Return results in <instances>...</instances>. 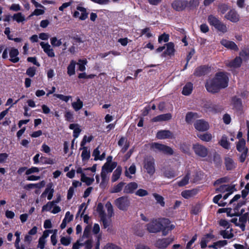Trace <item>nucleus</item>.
Segmentation results:
<instances>
[{
    "instance_id": "nucleus-1",
    "label": "nucleus",
    "mask_w": 249,
    "mask_h": 249,
    "mask_svg": "<svg viewBox=\"0 0 249 249\" xmlns=\"http://www.w3.org/2000/svg\"><path fill=\"white\" fill-rule=\"evenodd\" d=\"M170 223V221L167 218H163L160 221L153 219L151 222L146 224V227L149 232L157 233L161 230L164 231L167 226H164L163 224L167 225Z\"/></svg>"
},
{
    "instance_id": "nucleus-2",
    "label": "nucleus",
    "mask_w": 249,
    "mask_h": 249,
    "mask_svg": "<svg viewBox=\"0 0 249 249\" xmlns=\"http://www.w3.org/2000/svg\"><path fill=\"white\" fill-rule=\"evenodd\" d=\"M208 21L211 25L213 26L217 31L223 33L227 32L228 29L226 25L213 15H210L208 16Z\"/></svg>"
},
{
    "instance_id": "nucleus-3",
    "label": "nucleus",
    "mask_w": 249,
    "mask_h": 249,
    "mask_svg": "<svg viewBox=\"0 0 249 249\" xmlns=\"http://www.w3.org/2000/svg\"><path fill=\"white\" fill-rule=\"evenodd\" d=\"M237 150L242 153L239 157V161L241 163H243L248 156V148L246 146V141L244 139H241L236 144Z\"/></svg>"
},
{
    "instance_id": "nucleus-4",
    "label": "nucleus",
    "mask_w": 249,
    "mask_h": 249,
    "mask_svg": "<svg viewBox=\"0 0 249 249\" xmlns=\"http://www.w3.org/2000/svg\"><path fill=\"white\" fill-rule=\"evenodd\" d=\"M213 79L221 89H225L228 86L229 79L226 72L220 71L216 73Z\"/></svg>"
},
{
    "instance_id": "nucleus-5",
    "label": "nucleus",
    "mask_w": 249,
    "mask_h": 249,
    "mask_svg": "<svg viewBox=\"0 0 249 249\" xmlns=\"http://www.w3.org/2000/svg\"><path fill=\"white\" fill-rule=\"evenodd\" d=\"M150 147L155 152H161L167 155H172L174 154L173 149L169 146L160 143L158 142H152Z\"/></svg>"
},
{
    "instance_id": "nucleus-6",
    "label": "nucleus",
    "mask_w": 249,
    "mask_h": 249,
    "mask_svg": "<svg viewBox=\"0 0 249 249\" xmlns=\"http://www.w3.org/2000/svg\"><path fill=\"white\" fill-rule=\"evenodd\" d=\"M192 149L195 154L199 157L205 158L208 154V148L199 143L193 144Z\"/></svg>"
},
{
    "instance_id": "nucleus-7",
    "label": "nucleus",
    "mask_w": 249,
    "mask_h": 249,
    "mask_svg": "<svg viewBox=\"0 0 249 249\" xmlns=\"http://www.w3.org/2000/svg\"><path fill=\"white\" fill-rule=\"evenodd\" d=\"M114 203L119 210L125 211L130 205V201L127 196H123L117 198Z\"/></svg>"
},
{
    "instance_id": "nucleus-8",
    "label": "nucleus",
    "mask_w": 249,
    "mask_h": 249,
    "mask_svg": "<svg viewBox=\"0 0 249 249\" xmlns=\"http://www.w3.org/2000/svg\"><path fill=\"white\" fill-rule=\"evenodd\" d=\"M117 162L113 161L111 163L106 162L102 167L101 176L102 180L106 178L107 174L112 172V171L117 167Z\"/></svg>"
},
{
    "instance_id": "nucleus-9",
    "label": "nucleus",
    "mask_w": 249,
    "mask_h": 249,
    "mask_svg": "<svg viewBox=\"0 0 249 249\" xmlns=\"http://www.w3.org/2000/svg\"><path fill=\"white\" fill-rule=\"evenodd\" d=\"M205 87L209 92L213 94L218 93L221 89L213 78L206 82Z\"/></svg>"
},
{
    "instance_id": "nucleus-10",
    "label": "nucleus",
    "mask_w": 249,
    "mask_h": 249,
    "mask_svg": "<svg viewBox=\"0 0 249 249\" xmlns=\"http://www.w3.org/2000/svg\"><path fill=\"white\" fill-rule=\"evenodd\" d=\"M77 11H75L73 14V17L75 18H79L81 20L86 19L88 17L89 13L87 9L79 5L76 7Z\"/></svg>"
},
{
    "instance_id": "nucleus-11",
    "label": "nucleus",
    "mask_w": 249,
    "mask_h": 249,
    "mask_svg": "<svg viewBox=\"0 0 249 249\" xmlns=\"http://www.w3.org/2000/svg\"><path fill=\"white\" fill-rule=\"evenodd\" d=\"M144 168L146 170L148 174L153 175L155 173V160L153 158H149L145 161Z\"/></svg>"
},
{
    "instance_id": "nucleus-12",
    "label": "nucleus",
    "mask_w": 249,
    "mask_h": 249,
    "mask_svg": "<svg viewBox=\"0 0 249 249\" xmlns=\"http://www.w3.org/2000/svg\"><path fill=\"white\" fill-rule=\"evenodd\" d=\"M187 3L186 0H175L172 3V7L177 11H182L187 8Z\"/></svg>"
},
{
    "instance_id": "nucleus-13",
    "label": "nucleus",
    "mask_w": 249,
    "mask_h": 249,
    "mask_svg": "<svg viewBox=\"0 0 249 249\" xmlns=\"http://www.w3.org/2000/svg\"><path fill=\"white\" fill-rule=\"evenodd\" d=\"M225 18L232 22H237L240 19V16L237 11L234 9L230 10L227 14L225 15Z\"/></svg>"
},
{
    "instance_id": "nucleus-14",
    "label": "nucleus",
    "mask_w": 249,
    "mask_h": 249,
    "mask_svg": "<svg viewBox=\"0 0 249 249\" xmlns=\"http://www.w3.org/2000/svg\"><path fill=\"white\" fill-rule=\"evenodd\" d=\"M231 104L232 106V109L237 111H241L242 109L243 105L242 100L237 96H234L231 98Z\"/></svg>"
},
{
    "instance_id": "nucleus-15",
    "label": "nucleus",
    "mask_w": 249,
    "mask_h": 249,
    "mask_svg": "<svg viewBox=\"0 0 249 249\" xmlns=\"http://www.w3.org/2000/svg\"><path fill=\"white\" fill-rule=\"evenodd\" d=\"M209 72V67L207 65H201L196 68L194 75L196 77L204 76Z\"/></svg>"
},
{
    "instance_id": "nucleus-16",
    "label": "nucleus",
    "mask_w": 249,
    "mask_h": 249,
    "mask_svg": "<svg viewBox=\"0 0 249 249\" xmlns=\"http://www.w3.org/2000/svg\"><path fill=\"white\" fill-rule=\"evenodd\" d=\"M195 128L200 131H207L209 128V124L202 120H198L194 124Z\"/></svg>"
},
{
    "instance_id": "nucleus-17",
    "label": "nucleus",
    "mask_w": 249,
    "mask_h": 249,
    "mask_svg": "<svg viewBox=\"0 0 249 249\" xmlns=\"http://www.w3.org/2000/svg\"><path fill=\"white\" fill-rule=\"evenodd\" d=\"M172 242V240L168 238L159 239L157 240L155 246L159 249H165Z\"/></svg>"
},
{
    "instance_id": "nucleus-18",
    "label": "nucleus",
    "mask_w": 249,
    "mask_h": 249,
    "mask_svg": "<svg viewBox=\"0 0 249 249\" xmlns=\"http://www.w3.org/2000/svg\"><path fill=\"white\" fill-rule=\"evenodd\" d=\"M204 107L209 111L214 113H220L223 110V107L219 105L205 104Z\"/></svg>"
},
{
    "instance_id": "nucleus-19",
    "label": "nucleus",
    "mask_w": 249,
    "mask_h": 249,
    "mask_svg": "<svg viewBox=\"0 0 249 249\" xmlns=\"http://www.w3.org/2000/svg\"><path fill=\"white\" fill-rule=\"evenodd\" d=\"M221 44L225 47L235 51H238L239 49L237 45L232 41H230L225 39H222L220 41Z\"/></svg>"
},
{
    "instance_id": "nucleus-20",
    "label": "nucleus",
    "mask_w": 249,
    "mask_h": 249,
    "mask_svg": "<svg viewBox=\"0 0 249 249\" xmlns=\"http://www.w3.org/2000/svg\"><path fill=\"white\" fill-rule=\"evenodd\" d=\"M40 45L43 49L44 52L49 57H54L55 54L53 50L51 48V46L48 43H45L44 42H41Z\"/></svg>"
},
{
    "instance_id": "nucleus-21",
    "label": "nucleus",
    "mask_w": 249,
    "mask_h": 249,
    "mask_svg": "<svg viewBox=\"0 0 249 249\" xmlns=\"http://www.w3.org/2000/svg\"><path fill=\"white\" fill-rule=\"evenodd\" d=\"M18 50L16 48H12L9 51V56L10 57L9 61L14 63L18 62L19 60V58L18 57Z\"/></svg>"
},
{
    "instance_id": "nucleus-22",
    "label": "nucleus",
    "mask_w": 249,
    "mask_h": 249,
    "mask_svg": "<svg viewBox=\"0 0 249 249\" xmlns=\"http://www.w3.org/2000/svg\"><path fill=\"white\" fill-rule=\"evenodd\" d=\"M173 133L168 130H161L159 131L156 135V137L160 140L171 138Z\"/></svg>"
},
{
    "instance_id": "nucleus-23",
    "label": "nucleus",
    "mask_w": 249,
    "mask_h": 249,
    "mask_svg": "<svg viewBox=\"0 0 249 249\" xmlns=\"http://www.w3.org/2000/svg\"><path fill=\"white\" fill-rule=\"evenodd\" d=\"M166 46V50L162 53V56L165 57L166 55H174L175 52L174 44L170 42L165 44Z\"/></svg>"
},
{
    "instance_id": "nucleus-24",
    "label": "nucleus",
    "mask_w": 249,
    "mask_h": 249,
    "mask_svg": "<svg viewBox=\"0 0 249 249\" xmlns=\"http://www.w3.org/2000/svg\"><path fill=\"white\" fill-rule=\"evenodd\" d=\"M138 188V184L135 182H131L125 186L124 193L125 194H132Z\"/></svg>"
},
{
    "instance_id": "nucleus-25",
    "label": "nucleus",
    "mask_w": 249,
    "mask_h": 249,
    "mask_svg": "<svg viewBox=\"0 0 249 249\" xmlns=\"http://www.w3.org/2000/svg\"><path fill=\"white\" fill-rule=\"evenodd\" d=\"M124 143H125V144L121 150V152L122 153H124L128 150L130 145L129 142L127 141V139L124 137H122L118 141V144L119 146L122 147Z\"/></svg>"
},
{
    "instance_id": "nucleus-26",
    "label": "nucleus",
    "mask_w": 249,
    "mask_h": 249,
    "mask_svg": "<svg viewBox=\"0 0 249 249\" xmlns=\"http://www.w3.org/2000/svg\"><path fill=\"white\" fill-rule=\"evenodd\" d=\"M224 160L225 165L227 170L231 171L236 167V165L231 158L229 157H225Z\"/></svg>"
},
{
    "instance_id": "nucleus-27",
    "label": "nucleus",
    "mask_w": 249,
    "mask_h": 249,
    "mask_svg": "<svg viewBox=\"0 0 249 249\" xmlns=\"http://www.w3.org/2000/svg\"><path fill=\"white\" fill-rule=\"evenodd\" d=\"M73 216L71 214L69 211L66 212L64 218L63 219L62 223L60 225V228L64 229L66 228L67 222H70L72 220Z\"/></svg>"
},
{
    "instance_id": "nucleus-28",
    "label": "nucleus",
    "mask_w": 249,
    "mask_h": 249,
    "mask_svg": "<svg viewBox=\"0 0 249 249\" xmlns=\"http://www.w3.org/2000/svg\"><path fill=\"white\" fill-rule=\"evenodd\" d=\"M197 193V190L196 189L184 190L181 192V196L185 199H189L196 196Z\"/></svg>"
},
{
    "instance_id": "nucleus-29",
    "label": "nucleus",
    "mask_w": 249,
    "mask_h": 249,
    "mask_svg": "<svg viewBox=\"0 0 249 249\" xmlns=\"http://www.w3.org/2000/svg\"><path fill=\"white\" fill-rule=\"evenodd\" d=\"M76 62L74 60H71L67 67V74L70 76L73 75L75 74V65Z\"/></svg>"
},
{
    "instance_id": "nucleus-30",
    "label": "nucleus",
    "mask_w": 249,
    "mask_h": 249,
    "mask_svg": "<svg viewBox=\"0 0 249 249\" xmlns=\"http://www.w3.org/2000/svg\"><path fill=\"white\" fill-rule=\"evenodd\" d=\"M242 60L240 57H236L233 60L231 61L227 65L228 67L231 68H239L241 66Z\"/></svg>"
},
{
    "instance_id": "nucleus-31",
    "label": "nucleus",
    "mask_w": 249,
    "mask_h": 249,
    "mask_svg": "<svg viewBox=\"0 0 249 249\" xmlns=\"http://www.w3.org/2000/svg\"><path fill=\"white\" fill-rule=\"evenodd\" d=\"M45 185V182L44 180L40 181L37 183H30L27 184L24 186V189L26 190H29L33 188H38L40 189L42 187H43Z\"/></svg>"
},
{
    "instance_id": "nucleus-32",
    "label": "nucleus",
    "mask_w": 249,
    "mask_h": 249,
    "mask_svg": "<svg viewBox=\"0 0 249 249\" xmlns=\"http://www.w3.org/2000/svg\"><path fill=\"white\" fill-rule=\"evenodd\" d=\"M193 90V84L191 82H188L183 88L182 94L185 96L189 95Z\"/></svg>"
},
{
    "instance_id": "nucleus-33",
    "label": "nucleus",
    "mask_w": 249,
    "mask_h": 249,
    "mask_svg": "<svg viewBox=\"0 0 249 249\" xmlns=\"http://www.w3.org/2000/svg\"><path fill=\"white\" fill-rule=\"evenodd\" d=\"M219 144L224 148L229 150L230 148V143L228 141V138L225 135H223L220 141L219 142Z\"/></svg>"
},
{
    "instance_id": "nucleus-34",
    "label": "nucleus",
    "mask_w": 249,
    "mask_h": 249,
    "mask_svg": "<svg viewBox=\"0 0 249 249\" xmlns=\"http://www.w3.org/2000/svg\"><path fill=\"white\" fill-rule=\"evenodd\" d=\"M122 171L121 166H118L115 170L114 171L112 178L111 181L114 182L116 181L120 177Z\"/></svg>"
},
{
    "instance_id": "nucleus-35",
    "label": "nucleus",
    "mask_w": 249,
    "mask_h": 249,
    "mask_svg": "<svg viewBox=\"0 0 249 249\" xmlns=\"http://www.w3.org/2000/svg\"><path fill=\"white\" fill-rule=\"evenodd\" d=\"M80 149L83 150L81 153V158L82 160L85 161L89 160L90 157V154L89 150H88V147H83L82 148H81Z\"/></svg>"
},
{
    "instance_id": "nucleus-36",
    "label": "nucleus",
    "mask_w": 249,
    "mask_h": 249,
    "mask_svg": "<svg viewBox=\"0 0 249 249\" xmlns=\"http://www.w3.org/2000/svg\"><path fill=\"white\" fill-rule=\"evenodd\" d=\"M71 106L75 111H78L83 107V103L79 98H78L76 102H74L71 103Z\"/></svg>"
},
{
    "instance_id": "nucleus-37",
    "label": "nucleus",
    "mask_w": 249,
    "mask_h": 249,
    "mask_svg": "<svg viewBox=\"0 0 249 249\" xmlns=\"http://www.w3.org/2000/svg\"><path fill=\"white\" fill-rule=\"evenodd\" d=\"M125 184V183L124 182H120L118 184L115 185L112 190L110 191V193H117L120 192L123 188Z\"/></svg>"
},
{
    "instance_id": "nucleus-38",
    "label": "nucleus",
    "mask_w": 249,
    "mask_h": 249,
    "mask_svg": "<svg viewBox=\"0 0 249 249\" xmlns=\"http://www.w3.org/2000/svg\"><path fill=\"white\" fill-rule=\"evenodd\" d=\"M197 137L202 141L209 142L211 141L212 136L211 134L206 133L203 134H198Z\"/></svg>"
},
{
    "instance_id": "nucleus-39",
    "label": "nucleus",
    "mask_w": 249,
    "mask_h": 249,
    "mask_svg": "<svg viewBox=\"0 0 249 249\" xmlns=\"http://www.w3.org/2000/svg\"><path fill=\"white\" fill-rule=\"evenodd\" d=\"M231 232L229 233V231L227 230H222L220 231V234L224 239H231L234 236V234L231 232L232 229H231Z\"/></svg>"
},
{
    "instance_id": "nucleus-40",
    "label": "nucleus",
    "mask_w": 249,
    "mask_h": 249,
    "mask_svg": "<svg viewBox=\"0 0 249 249\" xmlns=\"http://www.w3.org/2000/svg\"><path fill=\"white\" fill-rule=\"evenodd\" d=\"M163 174L165 177L169 178H175L177 176L175 171L171 168L165 170Z\"/></svg>"
},
{
    "instance_id": "nucleus-41",
    "label": "nucleus",
    "mask_w": 249,
    "mask_h": 249,
    "mask_svg": "<svg viewBox=\"0 0 249 249\" xmlns=\"http://www.w3.org/2000/svg\"><path fill=\"white\" fill-rule=\"evenodd\" d=\"M187 8L190 10L194 9L197 7L199 5L198 0H190L189 1L187 0Z\"/></svg>"
},
{
    "instance_id": "nucleus-42",
    "label": "nucleus",
    "mask_w": 249,
    "mask_h": 249,
    "mask_svg": "<svg viewBox=\"0 0 249 249\" xmlns=\"http://www.w3.org/2000/svg\"><path fill=\"white\" fill-rule=\"evenodd\" d=\"M81 180L82 182H85L87 185L89 186L93 183L94 179L93 178H90L87 177L85 174H82L81 178Z\"/></svg>"
},
{
    "instance_id": "nucleus-43",
    "label": "nucleus",
    "mask_w": 249,
    "mask_h": 249,
    "mask_svg": "<svg viewBox=\"0 0 249 249\" xmlns=\"http://www.w3.org/2000/svg\"><path fill=\"white\" fill-rule=\"evenodd\" d=\"M12 18L13 20H16L18 23L22 22L25 20V17L21 13L15 14Z\"/></svg>"
},
{
    "instance_id": "nucleus-44",
    "label": "nucleus",
    "mask_w": 249,
    "mask_h": 249,
    "mask_svg": "<svg viewBox=\"0 0 249 249\" xmlns=\"http://www.w3.org/2000/svg\"><path fill=\"white\" fill-rule=\"evenodd\" d=\"M153 196L157 201V202L159 203L161 206L164 207L165 206V202L163 196L157 193L153 194Z\"/></svg>"
},
{
    "instance_id": "nucleus-45",
    "label": "nucleus",
    "mask_w": 249,
    "mask_h": 249,
    "mask_svg": "<svg viewBox=\"0 0 249 249\" xmlns=\"http://www.w3.org/2000/svg\"><path fill=\"white\" fill-rule=\"evenodd\" d=\"M47 188H49V191L48 192L47 199L49 200H51L53 198L54 189L53 188V184L52 183H49L47 184Z\"/></svg>"
},
{
    "instance_id": "nucleus-46",
    "label": "nucleus",
    "mask_w": 249,
    "mask_h": 249,
    "mask_svg": "<svg viewBox=\"0 0 249 249\" xmlns=\"http://www.w3.org/2000/svg\"><path fill=\"white\" fill-rule=\"evenodd\" d=\"M36 68L35 67H30L26 71V74L30 77H33L36 73Z\"/></svg>"
},
{
    "instance_id": "nucleus-47",
    "label": "nucleus",
    "mask_w": 249,
    "mask_h": 249,
    "mask_svg": "<svg viewBox=\"0 0 249 249\" xmlns=\"http://www.w3.org/2000/svg\"><path fill=\"white\" fill-rule=\"evenodd\" d=\"M189 174L186 175L183 178L178 182V185L179 187H182L187 185L189 183Z\"/></svg>"
},
{
    "instance_id": "nucleus-48",
    "label": "nucleus",
    "mask_w": 249,
    "mask_h": 249,
    "mask_svg": "<svg viewBox=\"0 0 249 249\" xmlns=\"http://www.w3.org/2000/svg\"><path fill=\"white\" fill-rule=\"evenodd\" d=\"M136 166L134 164H132L129 168H128V171L127 170H125V176L128 178H131V176L129 175L130 174H135L136 173Z\"/></svg>"
},
{
    "instance_id": "nucleus-49",
    "label": "nucleus",
    "mask_w": 249,
    "mask_h": 249,
    "mask_svg": "<svg viewBox=\"0 0 249 249\" xmlns=\"http://www.w3.org/2000/svg\"><path fill=\"white\" fill-rule=\"evenodd\" d=\"M106 207L107 209L108 215L109 217H112L114 214L112 204L109 201L106 204Z\"/></svg>"
},
{
    "instance_id": "nucleus-50",
    "label": "nucleus",
    "mask_w": 249,
    "mask_h": 249,
    "mask_svg": "<svg viewBox=\"0 0 249 249\" xmlns=\"http://www.w3.org/2000/svg\"><path fill=\"white\" fill-rule=\"evenodd\" d=\"M97 211L99 213L100 217L106 216V214L104 210L103 205L101 203H99L97 207Z\"/></svg>"
},
{
    "instance_id": "nucleus-51",
    "label": "nucleus",
    "mask_w": 249,
    "mask_h": 249,
    "mask_svg": "<svg viewBox=\"0 0 249 249\" xmlns=\"http://www.w3.org/2000/svg\"><path fill=\"white\" fill-rule=\"evenodd\" d=\"M197 115V113L192 112H188L185 116V121L187 123L192 122L195 116Z\"/></svg>"
},
{
    "instance_id": "nucleus-52",
    "label": "nucleus",
    "mask_w": 249,
    "mask_h": 249,
    "mask_svg": "<svg viewBox=\"0 0 249 249\" xmlns=\"http://www.w3.org/2000/svg\"><path fill=\"white\" fill-rule=\"evenodd\" d=\"M79 63L77 64L78 65V70L81 71H84L86 70L85 65L86 64L87 61L86 59L82 60L79 59Z\"/></svg>"
},
{
    "instance_id": "nucleus-53",
    "label": "nucleus",
    "mask_w": 249,
    "mask_h": 249,
    "mask_svg": "<svg viewBox=\"0 0 249 249\" xmlns=\"http://www.w3.org/2000/svg\"><path fill=\"white\" fill-rule=\"evenodd\" d=\"M53 206L54 205L53 204V202H52V201H49L46 205L43 206L42 207L41 211L42 212L50 211Z\"/></svg>"
},
{
    "instance_id": "nucleus-54",
    "label": "nucleus",
    "mask_w": 249,
    "mask_h": 249,
    "mask_svg": "<svg viewBox=\"0 0 249 249\" xmlns=\"http://www.w3.org/2000/svg\"><path fill=\"white\" fill-rule=\"evenodd\" d=\"M169 40V36L168 34L163 33L160 35L158 38V41L160 43H161L162 41L167 42Z\"/></svg>"
},
{
    "instance_id": "nucleus-55",
    "label": "nucleus",
    "mask_w": 249,
    "mask_h": 249,
    "mask_svg": "<svg viewBox=\"0 0 249 249\" xmlns=\"http://www.w3.org/2000/svg\"><path fill=\"white\" fill-rule=\"evenodd\" d=\"M50 41L51 44L53 47H59L62 45L61 39L58 40L56 37H52Z\"/></svg>"
},
{
    "instance_id": "nucleus-56",
    "label": "nucleus",
    "mask_w": 249,
    "mask_h": 249,
    "mask_svg": "<svg viewBox=\"0 0 249 249\" xmlns=\"http://www.w3.org/2000/svg\"><path fill=\"white\" fill-rule=\"evenodd\" d=\"M65 120L69 122H73L74 121L73 115L72 112L70 111H67L64 115Z\"/></svg>"
},
{
    "instance_id": "nucleus-57",
    "label": "nucleus",
    "mask_w": 249,
    "mask_h": 249,
    "mask_svg": "<svg viewBox=\"0 0 249 249\" xmlns=\"http://www.w3.org/2000/svg\"><path fill=\"white\" fill-rule=\"evenodd\" d=\"M93 139V137L92 136H90L89 137H87L86 135H85L83 137V138L81 142L80 145L81 147H85V145L86 144L87 142H90Z\"/></svg>"
},
{
    "instance_id": "nucleus-58",
    "label": "nucleus",
    "mask_w": 249,
    "mask_h": 249,
    "mask_svg": "<svg viewBox=\"0 0 249 249\" xmlns=\"http://www.w3.org/2000/svg\"><path fill=\"white\" fill-rule=\"evenodd\" d=\"M219 225L226 229V230L230 228L231 226V224L226 219H220L218 222Z\"/></svg>"
},
{
    "instance_id": "nucleus-59",
    "label": "nucleus",
    "mask_w": 249,
    "mask_h": 249,
    "mask_svg": "<svg viewBox=\"0 0 249 249\" xmlns=\"http://www.w3.org/2000/svg\"><path fill=\"white\" fill-rule=\"evenodd\" d=\"M41 162L44 164H53L54 163L53 159L51 158H48L43 156H41L40 158Z\"/></svg>"
},
{
    "instance_id": "nucleus-60",
    "label": "nucleus",
    "mask_w": 249,
    "mask_h": 249,
    "mask_svg": "<svg viewBox=\"0 0 249 249\" xmlns=\"http://www.w3.org/2000/svg\"><path fill=\"white\" fill-rule=\"evenodd\" d=\"M44 10L40 9H36L27 18L29 19L31 17L33 16H39L43 15L44 13Z\"/></svg>"
},
{
    "instance_id": "nucleus-61",
    "label": "nucleus",
    "mask_w": 249,
    "mask_h": 249,
    "mask_svg": "<svg viewBox=\"0 0 249 249\" xmlns=\"http://www.w3.org/2000/svg\"><path fill=\"white\" fill-rule=\"evenodd\" d=\"M141 35H145L146 37L150 38L152 36V34L150 32V28L146 27L141 30Z\"/></svg>"
},
{
    "instance_id": "nucleus-62",
    "label": "nucleus",
    "mask_w": 249,
    "mask_h": 249,
    "mask_svg": "<svg viewBox=\"0 0 249 249\" xmlns=\"http://www.w3.org/2000/svg\"><path fill=\"white\" fill-rule=\"evenodd\" d=\"M229 6L226 4H222L218 6L219 11L222 14H224L229 9Z\"/></svg>"
},
{
    "instance_id": "nucleus-63",
    "label": "nucleus",
    "mask_w": 249,
    "mask_h": 249,
    "mask_svg": "<svg viewBox=\"0 0 249 249\" xmlns=\"http://www.w3.org/2000/svg\"><path fill=\"white\" fill-rule=\"evenodd\" d=\"M197 239L196 234H195L192 239L187 243L186 247V249H192L191 246L196 241Z\"/></svg>"
},
{
    "instance_id": "nucleus-64",
    "label": "nucleus",
    "mask_w": 249,
    "mask_h": 249,
    "mask_svg": "<svg viewBox=\"0 0 249 249\" xmlns=\"http://www.w3.org/2000/svg\"><path fill=\"white\" fill-rule=\"evenodd\" d=\"M240 55L247 59L249 60V49H245L240 52Z\"/></svg>"
}]
</instances>
